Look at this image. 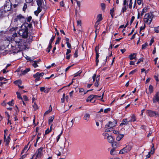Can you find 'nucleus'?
<instances>
[{
	"label": "nucleus",
	"instance_id": "f257e3e1",
	"mask_svg": "<svg viewBox=\"0 0 159 159\" xmlns=\"http://www.w3.org/2000/svg\"><path fill=\"white\" fill-rule=\"evenodd\" d=\"M21 37L17 35L16 33L14 34L11 37H8L5 41L7 42V43H9L11 46V51L13 53H16L19 52L21 49V46L23 43L21 39Z\"/></svg>",
	"mask_w": 159,
	"mask_h": 159
},
{
	"label": "nucleus",
	"instance_id": "f03ea898",
	"mask_svg": "<svg viewBox=\"0 0 159 159\" xmlns=\"http://www.w3.org/2000/svg\"><path fill=\"white\" fill-rule=\"evenodd\" d=\"M28 25L27 23L22 24L19 32V35L24 38H27L28 36Z\"/></svg>",
	"mask_w": 159,
	"mask_h": 159
},
{
	"label": "nucleus",
	"instance_id": "7ed1b4c3",
	"mask_svg": "<svg viewBox=\"0 0 159 159\" xmlns=\"http://www.w3.org/2000/svg\"><path fill=\"white\" fill-rule=\"evenodd\" d=\"M3 9V11H2L0 10V13H1V16H4L5 12L9 11L11 9V3L9 0H7L3 7L2 9Z\"/></svg>",
	"mask_w": 159,
	"mask_h": 159
},
{
	"label": "nucleus",
	"instance_id": "20e7f679",
	"mask_svg": "<svg viewBox=\"0 0 159 159\" xmlns=\"http://www.w3.org/2000/svg\"><path fill=\"white\" fill-rule=\"evenodd\" d=\"M152 13H148L144 16V21L146 23L148 22V21H149V22L148 24H150L152 20V18L153 17V15Z\"/></svg>",
	"mask_w": 159,
	"mask_h": 159
},
{
	"label": "nucleus",
	"instance_id": "39448f33",
	"mask_svg": "<svg viewBox=\"0 0 159 159\" xmlns=\"http://www.w3.org/2000/svg\"><path fill=\"white\" fill-rule=\"evenodd\" d=\"M133 146V144L131 143L129 144L123 149L120 150L119 154H123L129 152Z\"/></svg>",
	"mask_w": 159,
	"mask_h": 159
},
{
	"label": "nucleus",
	"instance_id": "423d86ee",
	"mask_svg": "<svg viewBox=\"0 0 159 159\" xmlns=\"http://www.w3.org/2000/svg\"><path fill=\"white\" fill-rule=\"evenodd\" d=\"M25 21V18L20 14L17 16L15 19V21L18 24L20 23H24Z\"/></svg>",
	"mask_w": 159,
	"mask_h": 159
},
{
	"label": "nucleus",
	"instance_id": "0eeeda50",
	"mask_svg": "<svg viewBox=\"0 0 159 159\" xmlns=\"http://www.w3.org/2000/svg\"><path fill=\"white\" fill-rule=\"evenodd\" d=\"M43 148H40L36 151L34 155L35 156L34 159L40 158L43 155Z\"/></svg>",
	"mask_w": 159,
	"mask_h": 159
},
{
	"label": "nucleus",
	"instance_id": "6e6552de",
	"mask_svg": "<svg viewBox=\"0 0 159 159\" xmlns=\"http://www.w3.org/2000/svg\"><path fill=\"white\" fill-rule=\"evenodd\" d=\"M99 45L97 46L95 48V50L96 53V66H97L98 65V63L99 62L98 57L99 56V53L98 51L99 50Z\"/></svg>",
	"mask_w": 159,
	"mask_h": 159
},
{
	"label": "nucleus",
	"instance_id": "1a4fd4ad",
	"mask_svg": "<svg viewBox=\"0 0 159 159\" xmlns=\"http://www.w3.org/2000/svg\"><path fill=\"white\" fill-rule=\"evenodd\" d=\"M44 74V73L43 72L41 73L37 72L36 74L34 75L33 76L35 78V80L37 81H39L40 79V77L43 76Z\"/></svg>",
	"mask_w": 159,
	"mask_h": 159
},
{
	"label": "nucleus",
	"instance_id": "9d476101",
	"mask_svg": "<svg viewBox=\"0 0 159 159\" xmlns=\"http://www.w3.org/2000/svg\"><path fill=\"white\" fill-rule=\"evenodd\" d=\"M148 115L150 117H153L155 116H159V113L158 112L153 111L151 110H148Z\"/></svg>",
	"mask_w": 159,
	"mask_h": 159
},
{
	"label": "nucleus",
	"instance_id": "9b49d317",
	"mask_svg": "<svg viewBox=\"0 0 159 159\" xmlns=\"http://www.w3.org/2000/svg\"><path fill=\"white\" fill-rule=\"evenodd\" d=\"M152 101L154 103L159 102V94L158 93H157L155 95L153 98Z\"/></svg>",
	"mask_w": 159,
	"mask_h": 159
},
{
	"label": "nucleus",
	"instance_id": "f8f14e48",
	"mask_svg": "<svg viewBox=\"0 0 159 159\" xmlns=\"http://www.w3.org/2000/svg\"><path fill=\"white\" fill-rule=\"evenodd\" d=\"M116 126L115 124H113V123L111 121H109L107 124L105 125V128H107L109 127L112 129V128Z\"/></svg>",
	"mask_w": 159,
	"mask_h": 159
},
{
	"label": "nucleus",
	"instance_id": "ddd939ff",
	"mask_svg": "<svg viewBox=\"0 0 159 159\" xmlns=\"http://www.w3.org/2000/svg\"><path fill=\"white\" fill-rule=\"evenodd\" d=\"M30 70V68H27L25 70L23 71H21L20 75H24L26 74Z\"/></svg>",
	"mask_w": 159,
	"mask_h": 159
},
{
	"label": "nucleus",
	"instance_id": "4468645a",
	"mask_svg": "<svg viewBox=\"0 0 159 159\" xmlns=\"http://www.w3.org/2000/svg\"><path fill=\"white\" fill-rule=\"evenodd\" d=\"M112 143V146L113 148L115 149L117 147H119V143H118L116 142H113V143Z\"/></svg>",
	"mask_w": 159,
	"mask_h": 159
},
{
	"label": "nucleus",
	"instance_id": "2eb2a0df",
	"mask_svg": "<svg viewBox=\"0 0 159 159\" xmlns=\"http://www.w3.org/2000/svg\"><path fill=\"white\" fill-rule=\"evenodd\" d=\"M107 139L109 143H111L113 142L114 139L111 136H108L107 137Z\"/></svg>",
	"mask_w": 159,
	"mask_h": 159
},
{
	"label": "nucleus",
	"instance_id": "dca6fc26",
	"mask_svg": "<svg viewBox=\"0 0 159 159\" xmlns=\"http://www.w3.org/2000/svg\"><path fill=\"white\" fill-rule=\"evenodd\" d=\"M39 63V61H34L32 62V66L35 68H36L38 66L37 64Z\"/></svg>",
	"mask_w": 159,
	"mask_h": 159
},
{
	"label": "nucleus",
	"instance_id": "f3484780",
	"mask_svg": "<svg viewBox=\"0 0 159 159\" xmlns=\"http://www.w3.org/2000/svg\"><path fill=\"white\" fill-rule=\"evenodd\" d=\"M136 54L135 53L131 54L129 56V58L130 60H132L134 59H135L136 58Z\"/></svg>",
	"mask_w": 159,
	"mask_h": 159
},
{
	"label": "nucleus",
	"instance_id": "a211bd4d",
	"mask_svg": "<svg viewBox=\"0 0 159 159\" xmlns=\"http://www.w3.org/2000/svg\"><path fill=\"white\" fill-rule=\"evenodd\" d=\"M90 115L88 113H86L84 117V119L86 120L87 121H88L89 120V119L90 118Z\"/></svg>",
	"mask_w": 159,
	"mask_h": 159
},
{
	"label": "nucleus",
	"instance_id": "6ab92c4d",
	"mask_svg": "<svg viewBox=\"0 0 159 159\" xmlns=\"http://www.w3.org/2000/svg\"><path fill=\"white\" fill-rule=\"evenodd\" d=\"M130 122V121H127V119H124L122 122L120 124V125L121 126L124 125H126Z\"/></svg>",
	"mask_w": 159,
	"mask_h": 159
},
{
	"label": "nucleus",
	"instance_id": "aec40b11",
	"mask_svg": "<svg viewBox=\"0 0 159 159\" xmlns=\"http://www.w3.org/2000/svg\"><path fill=\"white\" fill-rule=\"evenodd\" d=\"M93 95H91L89 96L86 99V101L88 102L89 101H90V102H91L93 99Z\"/></svg>",
	"mask_w": 159,
	"mask_h": 159
},
{
	"label": "nucleus",
	"instance_id": "412c9836",
	"mask_svg": "<svg viewBox=\"0 0 159 159\" xmlns=\"http://www.w3.org/2000/svg\"><path fill=\"white\" fill-rule=\"evenodd\" d=\"M41 9L40 7H38L37 10L34 11V14L36 16H38V14L41 11Z\"/></svg>",
	"mask_w": 159,
	"mask_h": 159
},
{
	"label": "nucleus",
	"instance_id": "4be33fe9",
	"mask_svg": "<svg viewBox=\"0 0 159 159\" xmlns=\"http://www.w3.org/2000/svg\"><path fill=\"white\" fill-rule=\"evenodd\" d=\"M54 118V116H52L49 117L48 119V123L49 125H50V124L52 122Z\"/></svg>",
	"mask_w": 159,
	"mask_h": 159
},
{
	"label": "nucleus",
	"instance_id": "5701e85b",
	"mask_svg": "<svg viewBox=\"0 0 159 159\" xmlns=\"http://www.w3.org/2000/svg\"><path fill=\"white\" fill-rule=\"evenodd\" d=\"M123 134H119L116 138V140L118 141H120L123 137Z\"/></svg>",
	"mask_w": 159,
	"mask_h": 159
},
{
	"label": "nucleus",
	"instance_id": "b1692460",
	"mask_svg": "<svg viewBox=\"0 0 159 159\" xmlns=\"http://www.w3.org/2000/svg\"><path fill=\"white\" fill-rule=\"evenodd\" d=\"M37 2L38 7H40L43 2V0H37Z\"/></svg>",
	"mask_w": 159,
	"mask_h": 159
},
{
	"label": "nucleus",
	"instance_id": "393cba45",
	"mask_svg": "<svg viewBox=\"0 0 159 159\" xmlns=\"http://www.w3.org/2000/svg\"><path fill=\"white\" fill-rule=\"evenodd\" d=\"M22 83V81L21 80H16L14 82V83L17 85L18 86L20 84Z\"/></svg>",
	"mask_w": 159,
	"mask_h": 159
},
{
	"label": "nucleus",
	"instance_id": "a878e982",
	"mask_svg": "<svg viewBox=\"0 0 159 159\" xmlns=\"http://www.w3.org/2000/svg\"><path fill=\"white\" fill-rule=\"evenodd\" d=\"M152 146L151 149V151L150 152V153L151 154H153L154 152L155 149L153 143H152Z\"/></svg>",
	"mask_w": 159,
	"mask_h": 159
},
{
	"label": "nucleus",
	"instance_id": "bb28decb",
	"mask_svg": "<svg viewBox=\"0 0 159 159\" xmlns=\"http://www.w3.org/2000/svg\"><path fill=\"white\" fill-rule=\"evenodd\" d=\"M97 78H98V77H96V82L94 84L95 86L97 87H98V85H99L98 82L99 80V78H98V79H97Z\"/></svg>",
	"mask_w": 159,
	"mask_h": 159
},
{
	"label": "nucleus",
	"instance_id": "cd10ccee",
	"mask_svg": "<svg viewBox=\"0 0 159 159\" xmlns=\"http://www.w3.org/2000/svg\"><path fill=\"white\" fill-rule=\"evenodd\" d=\"M115 11V9L113 7L112 9L110 10V14L111 15V16L112 18H113L114 16L113 13Z\"/></svg>",
	"mask_w": 159,
	"mask_h": 159
},
{
	"label": "nucleus",
	"instance_id": "c85d7f7f",
	"mask_svg": "<svg viewBox=\"0 0 159 159\" xmlns=\"http://www.w3.org/2000/svg\"><path fill=\"white\" fill-rule=\"evenodd\" d=\"M116 153V152L115 151V149L114 148H112L110 151V154L111 155H114Z\"/></svg>",
	"mask_w": 159,
	"mask_h": 159
},
{
	"label": "nucleus",
	"instance_id": "c756f323",
	"mask_svg": "<svg viewBox=\"0 0 159 159\" xmlns=\"http://www.w3.org/2000/svg\"><path fill=\"white\" fill-rule=\"evenodd\" d=\"M52 125V124H51L50 129H48L46 130L45 131V134H47L51 131L52 130L51 128Z\"/></svg>",
	"mask_w": 159,
	"mask_h": 159
},
{
	"label": "nucleus",
	"instance_id": "7c9ffc66",
	"mask_svg": "<svg viewBox=\"0 0 159 159\" xmlns=\"http://www.w3.org/2000/svg\"><path fill=\"white\" fill-rule=\"evenodd\" d=\"M97 18L98 19L97 21H100L102 20V14H99L97 16Z\"/></svg>",
	"mask_w": 159,
	"mask_h": 159
},
{
	"label": "nucleus",
	"instance_id": "2f4dec72",
	"mask_svg": "<svg viewBox=\"0 0 159 159\" xmlns=\"http://www.w3.org/2000/svg\"><path fill=\"white\" fill-rule=\"evenodd\" d=\"M153 87L152 85H150L149 87V90L150 93H152L153 91Z\"/></svg>",
	"mask_w": 159,
	"mask_h": 159
},
{
	"label": "nucleus",
	"instance_id": "473e14b6",
	"mask_svg": "<svg viewBox=\"0 0 159 159\" xmlns=\"http://www.w3.org/2000/svg\"><path fill=\"white\" fill-rule=\"evenodd\" d=\"M33 107L35 111L37 110L38 108V106L35 102L34 103V105H33Z\"/></svg>",
	"mask_w": 159,
	"mask_h": 159
},
{
	"label": "nucleus",
	"instance_id": "72a5a7b5",
	"mask_svg": "<svg viewBox=\"0 0 159 159\" xmlns=\"http://www.w3.org/2000/svg\"><path fill=\"white\" fill-rule=\"evenodd\" d=\"M33 36H30L29 38L27 39V41L28 43H30L32 41Z\"/></svg>",
	"mask_w": 159,
	"mask_h": 159
},
{
	"label": "nucleus",
	"instance_id": "f704fd0d",
	"mask_svg": "<svg viewBox=\"0 0 159 159\" xmlns=\"http://www.w3.org/2000/svg\"><path fill=\"white\" fill-rule=\"evenodd\" d=\"M4 139V141L6 143V145H8L9 144V143L10 142V140L7 139L6 138Z\"/></svg>",
	"mask_w": 159,
	"mask_h": 159
},
{
	"label": "nucleus",
	"instance_id": "c9c22d12",
	"mask_svg": "<svg viewBox=\"0 0 159 159\" xmlns=\"http://www.w3.org/2000/svg\"><path fill=\"white\" fill-rule=\"evenodd\" d=\"M52 48V44H49L48 45V48L47 49V51L48 52H49L50 51V49Z\"/></svg>",
	"mask_w": 159,
	"mask_h": 159
},
{
	"label": "nucleus",
	"instance_id": "e433bc0d",
	"mask_svg": "<svg viewBox=\"0 0 159 159\" xmlns=\"http://www.w3.org/2000/svg\"><path fill=\"white\" fill-rule=\"evenodd\" d=\"M136 120V119L134 115H132L131 118V120H129L130 121H134Z\"/></svg>",
	"mask_w": 159,
	"mask_h": 159
},
{
	"label": "nucleus",
	"instance_id": "4c0bfd02",
	"mask_svg": "<svg viewBox=\"0 0 159 159\" xmlns=\"http://www.w3.org/2000/svg\"><path fill=\"white\" fill-rule=\"evenodd\" d=\"M16 94L17 95V98H18L19 99H22V98L20 94V93H19L18 92H16Z\"/></svg>",
	"mask_w": 159,
	"mask_h": 159
},
{
	"label": "nucleus",
	"instance_id": "58836bf2",
	"mask_svg": "<svg viewBox=\"0 0 159 159\" xmlns=\"http://www.w3.org/2000/svg\"><path fill=\"white\" fill-rule=\"evenodd\" d=\"M106 128V129H105V132H108L110 131H112V129L109 127H108V128Z\"/></svg>",
	"mask_w": 159,
	"mask_h": 159
},
{
	"label": "nucleus",
	"instance_id": "ea45409f",
	"mask_svg": "<svg viewBox=\"0 0 159 159\" xmlns=\"http://www.w3.org/2000/svg\"><path fill=\"white\" fill-rule=\"evenodd\" d=\"M40 90L41 92H44L45 93H48V91L45 90L44 87H41L40 88Z\"/></svg>",
	"mask_w": 159,
	"mask_h": 159
},
{
	"label": "nucleus",
	"instance_id": "a19ab883",
	"mask_svg": "<svg viewBox=\"0 0 159 159\" xmlns=\"http://www.w3.org/2000/svg\"><path fill=\"white\" fill-rule=\"evenodd\" d=\"M79 12L78 11H77V9L75 10V16H76V19H77V18L79 17Z\"/></svg>",
	"mask_w": 159,
	"mask_h": 159
},
{
	"label": "nucleus",
	"instance_id": "79ce46f5",
	"mask_svg": "<svg viewBox=\"0 0 159 159\" xmlns=\"http://www.w3.org/2000/svg\"><path fill=\"white\" fill-rule=\"evenodd\" d=\"M147 46H148V44L146 43H145V44H143L142 45V49L143 50V49H145L146 48V47Z\"/></svg>",
	"mask_w": 159,
	"mask_h": 159
},
{
	"label": "nucleus",
	"instance_id": "37998d69",
	"mask_svg": "<svg viewBox=\"0 0 159 159\" xmlns=\"http://www.w3.org/2000/svg\"><path fill=\"white\" fill-rule=\"evenodd\" d=\"M99 21H97L95 24V28H96V30H95V32L96 33V31H97V28L99 24Z\"/></svg>",
	"mask_w": 159,
	"mask_h": 159
},
{
	"label": "nucleus",
	"instance_id": "c03bdc74",
	"mask_svg": "<svg viewBox=\"0 0 159 159\" xmlns=\"http://www.w3.org/2000/svg\"><path fill=\"white\" fill-rule=\"evenodd\" d=\"M154 31L156 33H159V26L155 28L154 29Z\"/></svg>",
	"mask_w": 159,
	"mask_h": 159
},
{
	"label": "nucleus",
	"instance_id": "a18cd8bd",
	"mask_svg": "<svg viewBox=\"0 0 159 159\" xmlns=\"http://www.w3.org/2000/svg\"><path fill=\"white\" fill-rule=\"evenodd\" d=\"M147 11V8H144L142 11L141 13V15L142 16L143 15L144 12H146Z\"/></svg>",
	"mask_w": 159,
	"mask_h": 159
},
{
	"label": "nucleus",
	"instance_id": "49530a36",
	"mask_svg": "<svg viewBox=\"0 0 159 159\" xmlns=\"http://www.w3.org/2000/svg\"><path fill=\"white\" fill-rule=\"evenodd\" d=\"M55 38V36H53L50 39V40L49 42V44H52V43L54 40V39Z\"/></svg>",
	"mask_w": 159,
	"mask_h": 159
},
{
	"label": "nucleus",
	"instance_id": "de8ad7c7",
	"mask_svg": "<svg viewBox=\"0 0 159 159\" xmlns=\"http://www.w3.org/2000/svg\"><path fill=\"white\" fill-rule=\"evenodd\" d=\"M7 104L10 106H12L13 105V100H12L11 101L8 102Z\"/></svg>",
	"mask_w": 159,
	"mask_h": 159
},
{
	"label": "nucleus",
	"instance_id": "09e8293b",
	"mask_svg": "<svg viewBox=\"0 0 159 159\" xmlns=\"http://www.w3.org/2000/svg\"><path fill=\"white\" fill-rule=\"evenodd\" d=\"M143 57H142L141 58L139 59L137 62V64H138L139 63L141 62H142L143 61Z\"/></svg>",
	"mask_w": 159,
	"mask_h": 159
},
{
	"label": "nucleus",
	"instance_id": "8fccbe9b",
	"mask_svg": "<svg viewBox=\"0 0 159 159\" xmlns=\"http://www.w3.org/2000/svg\"><path fill=\"white\" fill-rule=\"evenodd\" d=\"M73 120H72L70 122H69L68 123V125H69L70 128L73 125Z\"/></svg>",
	"mask_w": 159,
	"mask_h": 159
},
{
	"label": "nucleus",
	"instance_id": "3c124183",
	"mask_svg": "<svg viewBox=\"0 0 159 159\" xmlns=\"http://www.w3.org/2000/svg\"><path fill=\"white\" fill-rule=\"evenodd\" d=\"M145 24L143 26H141L140 27V31H139V33L140 34H141V30H144L145 29Z\"/></svg>",
	"mask_w": 159,
	"mask_h": 159
},
{
	"label": "nucleus",
	"instance_id": "603ef678",
	"mask_svg": "<svg viewBox=\"0 0 159 159\" xmlns=\"http://www.w3.org/2000/svg\"><path fill=\"white\" fill-rule=\"evenodd\" d=\"M111 109L110 108H108L104 110V112L105 113H107L108 111H110Z\"/></svg>",
	"mask_w": 159,
	"mask_h": 159
},
{
	"label": "nucleus",
	"instance_id": "864d4df0",
	"mask_svg": "<svg viewBox=\"0 0 159 159\" xmlns=\"http://www.w3.org/2000/svg\"><path fill=\"white\" fill-rule=\"evenodd\" d=\"M154 77L156 80L157 81H159V76L158 77V75H157V76L155 75Z\"/></svg>",
	"mask_w": 159,
	"mask_h": 159
},
{
	"label": "nucleus",
	"instance_id": "5fc2aeb1",
	"mask_svg": "<svg viewBox=\"0 0 159 159\" xmlns=\"http://www.w3.org/2000/svg\"><path fill=\"white\" fill-rule=\"evenodd\" d=\"M22 99H23L24 101H27L28 100V98L26 96H23Z\"/></svg>",
	"mask_w": 159,
	"mask_h": 159
},
{
	"label": "nucleus",
	"instance_id": "6e6d98bb",
	"mask_svg": "<svg viewBox=\"0 0 159 159\" xmlns=\"http://www.w3.org/2000/svg\"><path fill=\"white\" fill-rule=\"evenodd\" d=\"M134 18H135V17L134 16H132V18H131V20H130V25L132 24L133 21L134 20Z\"/></svg>",
	"mask_w": 159,
	"mask_h": 159
},
{
	"label": "nucleus",
	"instance_id": "4d7b16f0",
	"mask_svg": "<svg viewBox=\"0 0 159 159\" xmlns=\"http://www.w3.org/2000/svg\"><path fill=\"white\" fill-rule=\"evenodd\" d=\"M5 114L8 117V120L9 121V118H10V115H9L8 112H7V111H6L5 112Z\"/></svg>",
	"mask_w": 159,
	"mask_h": 159
},
{
	"label": "nucleus",
	"instance_id": "13d9d810",
	"mask_svg": "<svg viewBox=\"0 0 159 159\" xmlns=\"http://www.w3.org/2000/svg\"><path fill=\"white\" fill-rule=\"evenodd\" d=\"M136 70H134L131 71L129 74V75H132L136 71Z\"/></svg>",
	"mask_w": 159,
	"mask_h": 159
},
{
	"label": "nucleus",
	"instance_id": "bf43d9fd",
	"mask_svg": "<svg viewBox=\"0 0 159 159\" xmlns=\"http://www.w3.org/2000/svg\"><path fill=\"white\" fill-rule=\"evenodd\" d=\"M61 40V38L58 37L57 39V40L56 41L55 43V44H57L59 43V42Z\"/></svg>",
	"mask_w": 159,
	"mask_h": 159
},
{
	"label": "nucleus",
	"instance_id": "052dcab7",
	"mask_svg": "<svg viewBox=\"0 0 159 159\" xmlns=\"http://www.w3.org/2000/svg\"><path fill=\"white\" fill-rule=\"evenodd\" d=\"M101 7H102V9H104L105 8V4L104 3L101 4Z\"/></svg>",
	"mask_w": 159,
	"mask_h": 159
},
{
	"label": "nucleus",
	"instance_id": "680f3d73",
	"mask_svg": "<svg viewBox=\"0 0 159 159\" xmlns=\"http://www.w3.org/2000/svg\"><path fill=\"white\" fill-rule=\"evenodd\" d=\"M93 98H97L101 97V96H98L95 95H93Z\"/></svg>",
	"mask_w": 159,
	"mask_h": 159
},
{
	"label": "nucleus",
	"instance_id": "e2e57ef3",
	"mask_svg": "<svg viewBox=\"0 0 159 159\" xmlns=\"http://www.w3.org/2000/svg\"><path fill=\"white\" fill-rule=\"evenodd\" d=\"M27 154H26L22 155L19 159H24L26 157Z\"/></svg>",
	"mask_w": 159,
	"mask_h": 159
},
{
	"label": "nucleus",
	"instance_id": "0e129e2a",
	"mask_svg": "<svg viewBox=\"0 0 159 159\" xmlns=\"http://www.w3.org/2000/svg\"><path fill=\"white\" fill-rule=\"evenodd\" d=\"M28 145H26V146H25V147L24 148L23 150H24L25 151H26V152H27L28 151V150L29 149V148H28Z\"/></svg>",
	"mask_w": 159,
	"mask_h": 159
},
{
	"label": "nucleus",
	"instance_id": "69168bd1",
	"mask_svg": "<svg viewBox=\"0 0 159 159\" xmlns=\"http://www.w3.org/2000/svg\"><path fill=\"white\" fill-rule=\"evenodd\" d=\"M17 29V28H11L10 29V31H15V30H16Z\"/></svg>",
	"mask_w": 159,
	"mask_h": 159
},
{
	"label": "nucleus",
	"instance_id": "338daca9",
	"mask_svg": "<svg viewBox=\"0 0 159 159\" xmlns=\"http://www.w3.org/2000/svg\"><path fill=\"white\" fill-rule=\"evenodd\" d=\"M113 132L114 134H118L119 135L120 131H119L114 130Z\"/></svg>",
	"mask_w": 159,
	"mask_h": 159
},
{
	"label": "nucleus",
	"instance_id": "774afa93",
	"mask_svg": "<svg viewBox=\"0 0 159 159\" xmlns=\"http://www.w3.org/2000/svg\"><path fill=\"white\" fill-rule=\"evenodd\" d=\"M31 19H32V17L31 16H29L27 19V21L28 22H30V21H31Z\"/></svg>",
	"mask_w": 159,
	"mask_h": 159
}]
</instances>
